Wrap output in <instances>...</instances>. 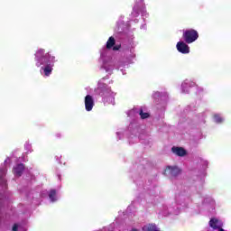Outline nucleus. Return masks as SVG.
Instances as JSON below:
<instances>
[{"instance_id": "obj_1", "label": "nucleus", "mask_w": 231, "mask_h": 231, "mask_svg": "<svg viewBox=\"0 0 231 231\" xmlns=\"http://www.w3.org/2000/svg\"><path fill=\"white\" fill-rule=\"evenodd\" d=\"M35 61L37 68L45 66L42 68L45 77H50L51 71H53V66L55 64V56H51L50 52H46L44 49H39L35 52Z\"/></svg>"}, {"instance_id": "obj_2", "label": "nucleus", "mask_w": 231, "mask_h": 231, "mask_svg": "<svg viewBox=\"0 0 231 231\" xmlns=\"http://www.w3.org/2000/svg\"><path fill=\"white\" fill-rule=\"evenodd\" d=\"M182 37L186 44H192V42L198 41L199 34L198 33V31L194 29H189L184 31Z\"/></svg>"}, {"instance_id": "obj_3", "label": "nucleus", "mask_w": 231, "mask_h": 231, "mask_svg": "<svg viewBox=\"0 0 231 231\" xmlns=\"http://www.w3.org/2000/svg\"><path fill=\"white\" fill-rule=\"evenodd\" d=\"M165 176H170L171 178H176L181 174V170L178 167L168 166L164 171Z\"/></svg>"}, {"instance_id": "obj_4", "label": "nucleus", "mask_w": 231, "mask_h": 231, "mask_svg": "<svg viewBox=\"0 0 231 231\" xmlns=\"http://www.w3.org/2000/svg\"><path fill=\"white\" fill-rule=\"evenodd\" d=\"M177 50L180 53H182L183 55H187V53H190V47L184 42H177Z\"/></svg>"}, {"instance_id": "obj_5", "label": "nucleus", "mask_w": 231, "mask_h": 231, "mask_svg": "<svg viewBox=\"0 0 231 231\" xmlns=\"http://www.w3.org/2000/svg\"><path fill=\"white\" fill-rule=\"evenodd\" d=\"M93 107H95V100L93 99V96L87 95L85 97V109L86 111H92Z\"/></svg>"}, {"instance_id": "obj_6", "label": "nucleus", "mask_w": 231, "mask_h": 231, "mask_svg": "<svg viewBox=\"0 0 231 231\" xmlns=\"http://www.w3.org/2000/svg\"><path fill=\"white\" fill-rule=\"evenodd\" d=\"M209 226L213 228V230H218L219 228H223V222L214 217L209 220Z\"/></svg>"}, {"instance_id": "obj_7", "label": "nucleus", "mask_w": 231, "mask_h": 231, "mask_svg": "<svg viewBox=\"0 0 231 231\" xmlns=\"http://www.w3.org/2000/svg\"><path fill=\"white\" fill-rule=\"evenodd\" d=\"M171 152L180 157L187 156V150H185L183 147L173 146L171 148Z\"/></svg>"}, {"instance_id": "obj_8", "label": "nucleus", "mask_w": 231, "mask_h": 231, "mask_svg": "<svg viewBox=\"0 0 231 231\" xmlns=\"http://www.w3.org/2000/svg\"><path fill=\"white\" fill-rule=\"evenodd\" d=\"M97 93L100 97H107L111 93V88L107 87V85H103L97 88Z\"/></svg>"}, {"instance_id": "obj_9", "label": "nucleus", "mask_w": 231, "mask_h": 231, "mask_svg": "<svg viewBox=\"0 0 231 231\" xmlns=\"http://www.w3.org/2000/svg\"><path fill=\"white\" fill-rule=\"evenodd\" d=\"M13 172L14 176H18V178L23 176V172H24V164L20 163L14 166L13 169Z\"/></svg>"}, {"instance_id": "obj_10", "label": "nucleus", "mask_w": 231, "mask_h": 231, "mask_svg": "<svg viewBox=\"0 0 231 231\" xmlns=\"http://www.w3.org/2000/svg\"><path fill=\"white\" fill-rule=\"evenodd\" d=\"M194 86H196V83L189 79H186L181 85L183 93H189V89H187V88H194Z\"/></svg>"}, {"instance_id": "obj_11", "label": "nucleus", "mask_w": 231, "mask_h": 231, "mask_svg": "<svg viewBox=\"0 0 231 231\" xmlns=\"http://www.w3.org/2000/svg\"><path fill=\"white\" fill-rule=\"evenodd\" d=\"M142 230L143 231H160V229L158 228V226L152 223L144 225Z\"/></svg>"}, {"instance_id": "obj_12", "label": "nucleus", "mask_w": 231, "mask_h": 231, "mask_svg": "<svg viewBox=\"0 0 231 231\" xmlns=\"http://www.w3.org/2000/svg\"><path fill=\"white\" fill-rule=\"evenodd\" d=\"M115 44H116V40H115V37H109L106 42V50H111V48H113Z\"/></svg>"}, {"instance_id": "obj_13", "label": "nucleus", "mask_w": 231, "mask_h": 231, "mask_svg": "<svg viewBox=\"0 0 231 231\" xmlns=\"http://www.w3.org/2000/svg\"><path fill=\"white\" fill-rule=\"evenodd\" d=\"M5 176H6V168L0 169V183H6L5 180Z\"/></svg>"}, {"instance_id": "obj_14", "label": "nucleus", "mask_w": 231, "mask_h": 231, "mask_svg": "<svg viewBox=\"0 0 231 231\" xmlns=\"http://www.w3.org/2000/svg\"><path fill=\"white\" fill-rule=\"evenodd\" d=\"M49 198H50L51 201H52V202L57 201V190L51 189V191L49 193Z\"/></svg>"}, {"instance_id": "obj_15", "label": "nucleus", "mask_w": 231, "mask_h": 231, "mask_svg": "<svg viewBox=\"0 0 231 231\" xmlns=\"http://www.w3.org/2000/svg\"><path fill=\"white\" fill-rule=\"evenodd\" d=\"M139 115H140L142 120H145V118H149V116H151V115H149V113L143 112V109H140Z\"/></svg>"}, {"instance_id": "obj_16", "label": "nucleus", "mask_w": 231, "mask_h": 231, "mask_svg": "<svg viewBox=\"0 0 231 231\" xmlns=\"http://www.w3.org/2000/svg\"><path fill=\"white\" fill-rule=\"evenodd\" d=\"M214 120L217 124H221L223 123V118L219 116V115H215L214 116Z\"/></svg>"}, {"instance_id": "obj_17", "label": "nucleus", "mask_w": 231, "mask_h": 231, "mask_svg": "<svg viewBox=\"0 0 231 231\" xmlns=\"http://www.w3.org/2000/svg\"><path fill=\"white\" fill-rule=\"evenodd\" d=\"M112 48H113L114 51H118V50H120V48H122V46L121 45H116V46H114Z\"/></svg>"}, {"instance_id": "obj_18", "label": "nucleus", "mask_w": 231, "mask_h": 231, "mask_svg": "<svg viewBox=\"0 0 231 231\" xmlns=\"http://www.w3.org/2000/svg\"><path fill=\"white\" fill-rule=\"evenodd\" d=\"M18 230H19V225L14 224V225L13 226V231H18Z\"/></svg>"}, {"instance_id": "obj_19", "label": "nucleus", "mask_w": 231, "mask_h": 231, "mask_svg": "<svg viewBox=\"0 0 231 231\" xmlns=\"http://www.w3.org/2000/svg\"><path fill=\"white\" fill-rule=\"evenodd\" d=\"M132 231H138V229H136V228H134V229H132Z\"/></svg>"}]
</instances>
